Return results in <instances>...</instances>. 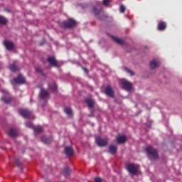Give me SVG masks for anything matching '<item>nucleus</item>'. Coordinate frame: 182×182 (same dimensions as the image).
<instances>
[{"label":"nucleus","mask_w":182,"mask_h":182,"mask_svg":"<svg viewBox=\"0 0 182 182\" xmlns=\"http://www.w3.org/2000/svg\"><path fill=\"white\" fill-rule=\"evenodd\" d=\"M146 153L149 156V157H151V159H157V157H159V155L157 154V150L154 149L153 147L151 146H148L146 148Z\"/></svg>","instance_id":"f257e3e1"},{"label":"nucleus","mask_w":182,"mask_h":182,"mask_svg":"<svg viewBox=\"0 0 182 182\" xmlns=\"http://www.w3.org/2000/svg\"><path fill=\"white\" fill-rule=\"evenodd\" d=\"M26 127H29L30 129H33L35 133H42L43 131V129L41 127L39 126H33V124L31 122H26Z\"/></svg>","instance_id":"f03ea898"},{"label":"nucleus","mask_w":182,"mask_h":182,"mask_svg":"<svg viewBox=\"0 0 182 182\" xmlns=\"http://www.w3.org/2000/svg\"><path fill=\"white\" fill-rule=\"evenodd\" d=\"M127 168L131 174H136L139 171V165L129 164L127 165Z\"/></svg>","instance_id":"7ed1b4c3"},{"label":"nucleus","mask_w":182,"mask_h":182,"mask_svg":"<svg viewBox=\"0 0 182 182\" xmlns=\"http://www.w3.org/2000/svg\"><path fill=\"white\" fill-rule=\"evenodd\" d=\"M14 82H15V83H18V85H22L23 83H25L26 80H25V77H23V76L21 74H19L16 78H14L11 83L14 85Z\"/></svg>","instance_id":"20e7f679"},{"label":"nucleus","mask_w":182,"mask_h":182,"mask_svg":"<svg viewBox=\"0 0 182 182\" xmlns=\"http://www.w3.org/2000/svg\"><path fill=\"white\" fill-rule=\"evenodd\" d=\"M120 83L126 90H132V83L129 82V81L126 80H121Z\"/></svg>","instance_id":"39448f33"},{"label":"nucleus","mask_w":182,"mask_h":182,"mask_svg":"<svg viewBox=\"0 0 182 182\" xmlns=\"http://www.w3.org/2000/svg\"><path fill=\"white\" fill-rule=\"evenodd\" d=\"M95 141L97 144L101 147H103V146H107V139H102L100 137H97Z\"/></svg>","instance_id":"423d86ee"},{"label":"nucleus","mask_w":182,"mask_h":182,"mask_svg":"<svg viewBox=\"0 0 182 182\" xmlns=\"http://www.w3.org/2000/svg\"><path fill=\"white\" fill-rule=\"evenodd\" d=\"M64 28H73L76 26V21L73 19H69L67 22L63 23Z\"/></svg>","instance_id":"0eeeda50"},{"label":"nucleus","mask_w":182,"mask_h":182,"mask_svg":"<svg viewBox=\"0 0 182 182\" xmlns=\"http://www.w3.org/2000/svg\"><path fill=\"white\" fill-rule=\"evenodd\" d=\"M117 142L119 144L126 143L127 141V137L124 135H118L116 138Z\"/></svg>","instance_id":"6e6552de"},{"label":"nucleus","mask_w":182,"mask_h":182,"mask_svg":"<svg viewBox=\"0 0 182 182\" xmlns=\"http://www.w3.org/2000/svg\"><path fill=\"white\" fill-rule=\"evenodd\" d=\"M20 114H21V116L23 117H31V116H32V112L27 109H21Z\"/></svg>","instance_id":"1a4fd4ad"},{"label":"nucleus","mask_w":182,"mask_h":182,"mask_svg":"<svg viewBox=\"0 0 182 182\" xmlns=\"http://www.w3.org/2000/svg\"><path fill=\"white\" fill-rule=\"evenodd\" d=\"M49 97V92L46 90L42 89L40 93L41 99H48Z\"/></svg>","instance_id":"9d476101"},{"label":"nucleus","mask_w":182,"mask_h":182,"mask_svg":"<svg viewBox=\"0 0 182 182\" xmlns=\"http://www.w3.org/2000/svg\"><path fill=\"white\" fill-rule=\"evenodd\" d=\"M105 93L107 95V96H109L110 97H113L114 96V93L113 92V89H112V87L108 86L105 89Z\"/></svg>","instance_id":"9b49d317"},{"label":"nucleus","mask_w":182,"mask_h":182,"mask_svg":"<svg viewBox=\"0 0 182 182\" xmlns=\"http://www.w3.org/2000/svg\"><path fill=\"white\" fill-rule=\"evenodd\" d=\"M4 46H6V49L9 50H12L14 49V43L9 41H4Z\"/></svg>","instance_id":"f8f14e48"},{"label":"nucleus","mask_w":182,"mask_h":182,"mask_svg":"<svg viewBox=\"0 0 182 182\" xmlns=\"http://www.w3.org/2000/svg\"><path fill=\"white\" fill-rule=\"evenodd\" d=\"M150 66L151 69H156V68L160 66V62L158 60H153L150 63Z\"/></svg>","instance_id":"ddd939ff"},{"label":"nucleus","mask_w":182,"mask_h":182,"mask_svg":"<svg viewBox=\"0 0 182 182\" xmlns=\"http://www.w3.org/2000/svg\"><path fill=\"white\" fill-rule=\"evenodd\" d=\"M8 134H9V136H10V137H16V136H18V130H16L15 129H11L8 132Z\"/></svg>","instance_id":"4468645a"},{"label":"nucleus","mask_w":182,"mask_h":182,"mask_svg":"<svg viewBox=\"0 0 182 182\" xmlns=\"http://www.w3.org/2000/svg\"><path fill=\"white\" fill-rule=\"evenodd\" d=\"M48 62L52 65V66L58 67V61L55 59V57H49L48 58Z\"/></svg>","instance_id":"2eb2a0df"},{"label":"nucleus","mask_w":182,"mask_h":182,"mask_svg":"<svg viewBox=\"0 0 182 182\" xmlns=\"http://www.w3.org/2000/svg\"><path fill=\"white\" fill-rule=\"evenodd\" d=\"M65 152L67 156L73 155V149H72V147L66 146L65 148Z\"/></svg>","instance_id":"dca6fc26"},{"label":"nucleus","mask_w":182,"mask_h":182,"mask_svg":"<svg viewBox=\"0 0 182 182\" xmlns=\"http://www.w3.org/2000/svg\"><path fill=\"white\" fill-rule=\"evenodd\" d=\"M166 28V24L165 22L161 21L158 24V29L159 31H164Z\"/></svg>","instance_id":"f3484780"},{"label":"nucleus","mask_w":182,"mask_h":182,"mask_svg":"<svg viewBox=\"0 0 182 182\" xmlns=\"http://www.w3.org/2000/svg\"><path fill=\"white\" fill-rule=\"evenodd\" d=\"M112 39H113V41H114V42L118 43V45H124V41L117 37H112Z\"/></svg>","instance_id":"a211bd4d"},{"label":"nucleus","mask_w":182,"mask_h":182,"mask_svg":"<svg viewBox=\"0 0 182 182\" xmlns=\"http://www.w3.org/2000/svg\"><path fill=\"white\" fill-rule=\"evenodd\" d=\"M116 151H117V147H116V146L112 145L109 146V152L111 153V154H114Z\"/></svg>","instance_id":"6ab92c4d"},{"label":"nucleus","mask_w":182,"mask_h":182,"mask_svg":"<svg viewBox=\"0 0 182 182\" xmlns=\"http://www.w3.org/2000/svg\"><path fill=\"white\" fill-rule=\"evenodd\" d=\"M49 89L53 92H56V90H58V86L56 85V83L53 82L52 85H50Z\"/></svg>","instance_id":"aec40b11"},{"label":"nucleus","mask_w":182,"mask_h":182,"mask_svg":"<svg viewBox=\"0 0 182 182\" xmlns=\"http://www.w3.org/2000/svg\"><path fill=\"white\" fill-rule=\"evenodd\" d=\"M86 103L89 107H93V105H95V102H93L92 100L87 99L86 100Z\"/></svg>","instance_id":"412c9836"},{"label":"nucleus","mask_w":182,"mask_h":182,"mask_svg":"<svg viewBox=\"0 0 182 182\" xmlns=\"http://www.w3.org/2000/svg\"><path fill=\"white\" fill-rule=\"evenodd\" d=\"M10 70H11V72H16L19 70V68L15 65V64H13L10 66Z\"/></svg>","instance_id":"4be33fe9"},{"label":"nucleus","mask_w":182,"mask_h":182,"mask_svg":"<svg viewBox=\"0 0 182 182\" xmlns=\"http://www.w3.org/2000/svg\"><path fill=\"white\" fill-rule=\"evenodd\" d=\"M41 141L46 143V144H49L50 143V139L46 138V136L41 137Z\"/></svg>","instance_id":"5701e85b"},{"label":"nucleus","mask_w":182,"mask_h":182,"mask_svg":"<svg viewBox=\"0 0 182 182\" xmlns=\"http://www.w3.org/2000/svg\"><path fill=\"white\" fill-rule=\"evenodd\" d=\"M6 22H7L6 18H5V17L2 16H0V23H1L2 25H5Z\"/></svg>","instance_id":"b1692460"},{"label":"nucleus","mask_w":182,"mask_h":182,"mask_svg":"<svg viewBox=\"0 0 182 182\" xmlns=\"http://www.w3.org/2000/svg\"><path fill=\"white\" fill-rule=\"evenodd\" d=\"M65 112L66 114H68V116H70V114H72V109L69 107H66L65 109Z\"/></svg>","instance_id":"393cba45"},{"label":"nucleus","mask_w":182,"mask_h":182,"mask_svg":"<svg viewBox=\"0 0 182 182\" xmlns=\"http://www.w3.org/2000/svg\"><path fill=\"white\" fill-rule=\"evenodd\" d=\"M63 173H64V174H65V176H69V174H70V169H69V168L66 167L63 170Z\"/></svg>","instance_id":"a878e982"},{"label":"nucleus","mask_w":182,"mask_h":182,"mask_svg":"<svg viewBox=\"0 0 182 182\" xmlns=\"http://www.w3.org/2000/svg\"><path fill=\"white\" fill-rule=\"evenodd\" d=\"M124 70H125L126 72H127V73H129V75H130L131 76H134V73L133 71H132L131 70H129V68H124Z\"/></svg>","instance_id":"bb28decb"},{"label":"nucleus","mask_w":182,"mask_h":182,"mask_svg":"<svg viewBox=\"0 0 182 182\" xmlns=\"http://www.w3.org/2000/svg\"><path fill=\"white\" fill-rule=\"evenodd\" d=\"M1 100H3L4 103H9V102H11V98H6L5 97H2Z\"/></svg>","instance_id":"cd10ccee"},{"label":"nucleus","mask_w":182,"mask_h":182,"mask_svg":"<svg viewBox=\"0 0 182 182\" xmlns=\"http://www.w3.org/2000/svg\"><path fill=\"white\" fill-rule=\"evenodd\" d=\"M103 4L105 6H109V4H110V0H104Z\"/></svg>","instance_id":"c85d7f7f"},{"label":"nucleus","mask_w":182,"mask_h":182,"mask_svg":"<svg viewBox=\"0 0 182 182\" xmlns=\"http://www.w3.org/2000/svg\"><path fill=\"white\" fill-rule=\"evenodd\" d=\"M126 11V7L124 5L120 6V12L123 13Z\"/></svg>","instance_id":"c756f323"},{"label":"nucleus","mask_w":182,"mask_h":182,"mask_svg":"<svg viewBox=\"0 0 182 182\" xmlns=\"http://www.w3.org/2000/svg\"><path fill=\"white\" fill-rule=\"evenodd\" d=\"M101 12V10H97L96 8L94 9V13L95 14V15H99V14H100Z\"/></svg>","instance_id":"7c9ffc66"},{"label":"nucleus","mask_w":182,"mask_h":182,"mask_svg":"<svg viewBox=\"0 0 182 182\" xmlns=\"http://www.w3.org/2000/svg\"><path fill=\"white\" fill-rule=\"evenodd\" d=\"M36 72H38V73H42V69H41V68H36Z\"/></svg>","instance_id":"2f4dec72"},{"label":"nucleus","mask_w":182,"mask_h":182,"mask_svg":"<svg viewBox=\"0 0 182 182\" xmlns=\"http://www.w3.org/2000/svg\"><path fill=\"white\" fill-rule=\"evenodd\" d=\"M95 182H102V178H95Z\"/></svg>","instance_id":"473e14b6"}]
</instances>
